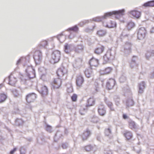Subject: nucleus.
<instances>
[{
  "label": "nucleus",
  "mask_w": 154,
  "mask_h": 154,
  "mask_svg": "<svg viewBox=\"0 0 154 154\" xmlns=\"http://www.w3.org/2000/svg\"><path fill=\"white\" fill-rule=\"evenodd\" d=\"M129 128L131 129L136 131L137 130L138 126H129Z\"/></svg>",
  "instance_id": "nucleus-43"
},
{
  "label": "nucleus",
  "mask_w": 154,
  "mask_h": 154,
  "mask_svg": "<svg viewBox=\"0 0 154 154\" xmlns=\"http://www.w3.org/2000/svg\"><path fill=\"white\" fill-rule=\"evenodd\" d=\"M98 111L99 114L101 116H104L106 112L105 107L103 105H100L99 106Z\"/></svg>",
  "instance_id": "nucleus-17"
},
{
  "label": "nucleus",
  "mask_w": 154,
  "mask_h": 154,
  "mask_svg": "<svg viewBox=\"0 0 154 154\" xmlns=\"http://www.w3.org/2000/svg\"><path fill=\"white\" fill-rule=\"evenodd\" d=\"M105 102L108 107L110 108L111 110L112 111L115 110V109L113 106V105L111 102L105 100Z\"/></svg>",
  "instance_id": "nucleus-33"
},
{
  "label": "nucleus",
  "mask_w": 154,
  "mask_h": 154,
  "mask_svg": "<svg viewBox=\"0 0 154 154\" xmlns=\"http://www.w3.org/2000/svg\"><path fill=\"white\" fill-rule=\"evenodd\" d=\"M104 50V47L102 45H100L95 49L94 53L97 54H99L102 53Z\"/></svg>",
  "instance_id": "nucleus-18"
},
{
  "label": "nucleus",
  "mask_w": 154,
  "mask_h": 154,
  "mask_svg": "<svg viewBox=\"0 0 154 154\" xmlns=\"http://www.w3.org/2000/svg\"><path fill=\"white\" fill-rule=\"evenodd\" d=\"M9 84L11 85H14L17 82L15 78L13 77L12 75H10L9 77Z\"/></svg>",
  "instance_id": "nucleus-22"
},
{
  "label": "nucleus",
  "mask_w": 154,
  "mask_h": 154,
  "mask_svg": "<svg viewBox=\"0 0 154 154\" xmlns=\"http://www.w3.org/2000/svg\"><path fill=\"white\" fill-rule=\"evenodd\" d=\"M21 61V60L20 59L17 62V64H19V63H20V62Z\"/></svg>",
  "instance_id": "nucleus-54"
},
{
  "label": "nucleus",
  "mask_w": 154,
  "mask_h": 154,
  "mask_svg": "<svg viewBox=\"0 0 154 154\" xmlns=\"http://www.w3.org/2000/svg\"><path fill=\"white\" fill-rule=\"evenodd\" d=\"M105 154H112V152L110 150L106 151L105 152Z\"/></svg>",
  "instance_id": "nucleus-47"
},
{
  "label": "nucleus",
  "mask_w": 154,
  "mask_h": 154,
  "mask_svg": "<svg viewBox=\"0 0 154 154\" xmlns=\"http://www.w3.org/2000/svg\"><path fill=\"white\" fill-rule=\"evenodd\" d=\"M85 73L87 77H90L93 75L92 69L91 68L86 69L85 71Z\"/></svg>",
  "instance_id": "nucleus-19"
},
{
  "label": "nucleus",
  "mask_w": 154,
  "mask_h": 154,
  "mask_svg": "<svg viewBox=\"0 0 154 154\" xmlns=\"http://www.w3.org/2000/svg\"><path fill=\"white\" fill-rule=\"evenodd\" d=\"M37 97L36 95L34 93L29 94L26 97V101L29 103L33 102Z\"/></svg>",
  "instance_id": "nucleus-6"
},
{
  "label": "nucleus",
  "mask_w": 154,
  "mask_h": 154,
  "mask_svg": "<svg viewBox=\"0 0 154 154\" xmlns=\"http://www.w3.org/2000/svg\"><path fill=\"white\" fill-rule=\"evenodd\" d=\"M86 86H87V88H84L85 90L86 91H87V90H88V86L87 85Z\"/></svg>",
  "instance_id": "nucleus-52"
},
{
  "label": "nucleus",
  "mask_w": 154,
  "mask_h": 154,
  "mask_svg": "<svg viewBox=\"0 0 154 154\" xmlns=\"http://www.w3.org/2000/svg\"><path fill=\"white\" fill-rule=\"evenodd\" d=\"M48 45V43L47 41L43 40L38 45L39 49L45 48Z\"/></svg>",
  "instance_id": "nucleus-21"
},
{
  "label": "nucleus",
  "mask_w": 154,
  "mask_h": 154,
  "mask_svg": "<svg viewBox=\"0 0 154 154\" xmlns=\"http://www.w3.org/2000/svg\"><path fill=\"white\" fill-rule=\"evenodd\" d=\"M134 104V102L132 100H129L127 102V105L128 106H132Z\"/></svg>",
  "instance_id": "nucleus-40"
},
{
  "label": "nucleus",
  "mask_w": 154,
  "mask_h": 154,
  "mask_svg": "<svg viewBox=\"0 0 154 154\" xmlns=\"http://www.w3.org/2000/svg\"><path fill=\"white\" fill-rule=\"evenodd\" d=\"M105 133L107 136H110L111 134V131L110 128H108L105 130Z\"/></svg>",
  "instance_id": "nucleus-37"
},
{
  "label": "nucleus",
  "mask_w": 154,
  "mask_h": 154,
  "mask_svg": "<svg viewBox=\"0 0 154 154\" xmlns=\"http://www.w3.org/2000/svg\"><path fill=\"white\" fill-rule=\"evenodd\" d=\"M62 81L59 78H57L54 80L52 82V85L55 88H58L61 86Z\"/></svg>",
  "instance_id": "nucleus-8"
},
{
  "label": "nucleus",
  "mask_w": 154,
  "mask_h": 154,
  "mask_svg": "<svg viewBox=\"0 0 154 154\" xmlns=\"http://www.w3.org/2000/svg\"><path fill=\"white\" fill-rule=\"evenodd\" d=\"M65 133L66 134H67V133H68V131H67V129H65Z\"/></svg>",
  "instance_id": "nucleus-55"
},
{
  "label": "nucleus",
  "mask_w": 154,
  "mask_h": 154,
  "mask_svg": "<svg viewBox=\"0 0 154 154\" xmlns=\"http://www.w3.org/2000/svg\"><path fill=\"white\" fill-rule=\"evenodd\" d=\"M61 53L60 51H54L51 55V61L54 63L58 62L60 60Z\"/></svg>",
  "instance_id": "nucleus-2"
},
{
  "label": "nucleus",
  "mask_w": 154,
  "mask_h": 154,
  "mask_svg": "<svg viewBox=\"0 0 154 154\" xmlns=\"http://www.w3.org/2000/svg\"><path fill=\"white\" fill-rule=\"evenodd\" d=\"M17 150V148H14L13 149L11 150L10 152V154H13L14 152L16 151Z\"/></svg>",
  "instance_id": "nucleus-45"
},
{
  "label": "nucleus",
  "mask_w": 154,
  "mask_h": 154,
  "mask_svg": "<svg viewBox=\"0 0 154 154\" xmlns=\"http://www.w3.org/2000/svg\"><path fill=\"white\" fill-rule=\"evenodd\" d=\"M61 135V133L60 131H57L54 137V140L55 141H57Z\"/></svg>",
  "instance_id": "nucleus-32"
},
{
  "label": "nucleus",
  "mask_w": 154,
  "mask_h": 154,
  "mask_svg": "<svg viewBox=\"0 0 154 154\" xmlns=\"http://www.w3.org/2000/svg\"><path fill=\"white\" fill-rule=\"evenodd\" d=\"M146 33V29L143 27H142L139 29L137 37L140 39H142L145 38Z\"/></svg>",
  "instance_id": "nucleus-4"
},
{
  "label": "nucleus",
  "mask_w": 154,
  "mask_h": 154,
  "mask_svg": "<svg viewBox=\"0 0 154 154\" xmlns=\"http://www.w3.org/2000/svg\"><path fill=\"white\" fill-rule=\"evenodd\" d=\"M79 112L81 115H84L86 113V111L84 109L82 108L80 110Z\"/></svg>",
  "instance_id": "nucleus-42"
},
{
  "label": "nucleus",
  "mask_w": 154,
  "mask_h": 154,
  "mask_svg": "<svg viewBox=\"0 0 154 154\" xmlns=\"http://www.w3.org/2000/svg\"><path fill=\"white\" fill-rule=\"evenodd\" d=\"M116 81L113 79H110L107 81L106 87L109 90L113 88L115 85Z\"/></svg>",
  "instance_id": "nucleus-7"
},
{
  "label": "nucleus",
  "mask_w": 154,
  "mask_h": 154,
  "mask_svg": "<svg viewBox=\"0 0 154 154\" xmlns=\"http://www.w3.org/2000/svg\"><path fill=\"white\" fill-rule=\"evenodd\" d=\"M143 6L145 7H154V0L148 2L144 3Z\"/></svg>",
  "instance_id": "nucleus-26"
},
{
  "label": "nucleus",
  "mask_w": 154,
  "mask_h": 154,
  "mask_svg": "<svg viewBox=\"0 0 154 154\" xmlns=\"http://www.w3.org/2000/svg\"><path fill=\"white\" fill-rule=\"evenodd\" d=\"M145 87V84L144 82H142L139 84L138 93L142 94L143 92L144 89Z\"/></svg>",
  "instance_id": "nucleus-20"
},
{
  "label": "nucleus",
  "mask_w": 154,
  "mask_h": 154,
  "mask_svg": "<svg viewBox=\"0 0 154 154\" xmlns=\"http://www.w3.org/2000/svg\"><path fill=\"white\" fill-rule=\"evenodd\" d=\"M67 144L64 143H63L62 145V147L63 149H66L68 147Z\"/></svg>",
  "instance_id": "nucleus-44"
},
{
  "label": "nucleus",
  "mask_w": 154,
  "mask_h": 154,
  "mask_svg": "<svg viewBox=\"0 0 154 154\" xmlns=\"http://www.w3.org/2000/svg\"><path fill=\"white\" fill-rule=\"evenodd\" d=\"M106 33V30H100L97 32V34L99 37H103L104 36Z\"/></svg>",
  "instance_id": "nucleus-27"
},
{
  "label": "nucleus",
  "mask_w": 154,
  "mask_h": 154,
  "mask_svg": "<svg viewBox=\"0 0 154 154\" xmlns=\"http://www.w3.org/2000/svg\"><path fill=\"white\" fill-rule=\"evenodd\" d=\"M124 136L128 140H129L132 138V134L131 132L128 131L124 134Z\"/></svg>",
  "instance_id": "nucleus-31"
},
{
  "label": "nucleus",
  "mask_w": 154,
  "mask_h": 154,
  "mask_svg": "<svg viewBox=\"0 0 154 154\" xmlns=\"http://www.w3.org/2000/svg\"><path fill=\"white\" fill-rule=\"evenodd\" d=\"M130 14L133 16L134 18H139L141 14V13L140 11L136 10H133L129 12Z\"/></svg>",
  "instance_id": "nucleus-15"
},
{
  "label": "nucleus",
  "mask_w": 154,
  "mask_h": 154,
  "mask_svg": "<svg viewBox=\"0 0 154 154\" xmlns=\"http://www.w3.org/2000/svg\"><path fill=\"white\" fill-rule=\"evenodd\" d=\"M45 128L46 131L49 132L53 131L55 129V128L51 126H45Z\"/></svg>",
  "instance_id": "nucleus-30"
},
{
  "label": "nucleus",
  "mask_w": 154,
  "mask_h": 154,
  "mask_svg": "<svg viewBox=\"0 0 154 154\" xmlns=\"http://www.w3.org/2000/svg\"><path fill=\"white\" fill-rule=\"evenodd\" d=\"M91 134V132L88 129H86L83 133L82 137V140L84 141L87 139Z\"/></svg>",
  "instance_id": "nucleus-14"
},
{
  "label": "nucleus",
  "mask_w": 154,
  "mask_h": 154,
  "mask_svg": "<svg viewBox=\"0 0 154 154\" xmlns=\"http://www.w3.org/2000/svg\"><path fill=\"white\" fill-rule=\"evenodd\" d=\"M89 64L91 66L96 67L99 65V60L97 59L92 58L90 60Z\"/></svg>",
  "instance_id": "nucleus-16"
},
{
  "label": "nucleus",
  "mask_w": 154,
  "mask_h": 154,
  "mask_svg": "<svg viewBox=\"0 0 154 154\" xmlns=\"http://www.w3.org/2000/svg\"><path fill=\"white\" fill-rule=\"evenodd\" d=\"M112 55L110 52H107L103 57V63L106 64L111 59Z\"/></svg>",
  "instance_id": "nucleus-10"
},
{
  "label": "nucleus",
  "mask_w": 154,
  "mask_h": 154,
  "mask_svg": "<svg viewBox=\"0 0 154 154\" xmlns=\"http://www.w3.org/2000/svg\"><path fill=\"white\" fill-rule=\"evenodd\" d=\"M99 119L97 117L94 116L91 118V121L94 123H97L99 122Z\"/></svg>",
  "instance_id": "nucleus-34"
},
{
  "label": "nucleus",
  "mask_w": 154,
  "mask_h": 154,
  "mask_svg": "<svg viewBox=\"0 0 154 154\" xmlns=\"http://www.w3.org/2000/svg\"><path fill=\"white\" fill-rule=\"evenodd\" d=\"M95 21H97V22H100L101 21V20L100 19V18L99 17L96 18L95 19Z\"/></svg>",
  "instance_id": "nucleus-49"
},
{
  "label": "nucleus",
  "mask_w": 154,
  "mask_h": 154,
  "mask_svg": "<svg viewBox=\"0 0 154 154\" xmlns=\"http://www.w3.org/2000/svg\"><path fill=\"white\" fill-rule=\"evenodd\" d=\"M64 49L65 52L66 53H69L71 51V45L67 43L64 46Z\"/></svg>",
  "instance_id": "nucleus-24"
},
{
  "label": "nucleus",
  "mask_w": 154,
  "mask_h": 154,
  "mask_svg": "<svg viewBox=\"0 0 154 154\" xmlns=\"http://www.w3.org/2000/svg\"><path fill=\"white\" fill-rule=\"evenodd\" d=\"M150 32L151 33H154V28H152L150 30Z\"/></svg>",
  "instance_id": "nucleus-50"
},
{
  "label": "nucleus",
  "mask_w": 154,
  "mask_h": 154,
  "mask_svg": "<svg viewBox=\"0 0 154 154\" xmlns=\"http://www.w3.org/2000/svg\"><path fill=\"white\" fill-rule=\"evenodd\" d=\"M93 149V146L91 145H88L85 147V149L86 151L89 152L92 150Z\"/></svg>",
  "instance_id": "nucleus-38"
},
{
  "label": "nucleus",
  "mask_w": 154,
  "mask_h": 154,
  "mask_svg": "<svg viewBox=\"0 0 154 154\" xmlns=\"http://www.w3.org/2000/svg\"><path fill=\"white\" fill-rule=\"evenodd\" d=\"M79 29V28L77 26L75 25L72 27L69 28L68 29V31H72L73 32H77Z\"/></svg>",
  "instance_id": "nucleus-36"
},
{
  "label": "nucleus",
  "mask_w": 154,
  "mask_h": 154,
  "mask_svg": "<svg viewBox=\"0 0 154 154\" xmlns=\"http://www.w3.org/2000/svg\"><path fill=\"white\" fill-rule=\"evenodd\" d=\"M67 72V69L64 68H61L59 69L57 71L58 76L60 77L63 76Z\"/></svg>",
  "instance_id": "nucleus-12"
},
{
  "label": "nucleus",
  "mask_w": 154,
  "mask_h": 154,
  "mask_svg": "<svg viewBox=\"0 0 154 154\" xmlns=\"http://www.w3.org/2000/svg\"><path fill=\"white\" fill-rule=\"evenodd\" d=\"M20 154H25V149L24 147H21L20 149Z\"/></svg>",
  "instance_id": "nucleus-39"
},
{
  "label": "nucleus",
  "mask_w": 154,
  "mask_h": 154,
  "mask_svg": "<svg viewBox=\"0 0 154 154\" xmlns=\"http://www.w3.org/2000/svg\"><path fill=\"white\" fill-rule=\"evenodd\" d=\"M112 69L111 67H107L104 69L101 70L100 73L101 75H105L110 74L112 71Z\"/></svg>",
  "instance_id": "nucleus-11"
},
{
  "label": "nucleus",
  "mask_w": 154,
  "mask_h": 154,
  "mask_svg": "<svg viewBox=\"0 0 154 154\" xmlns=\"http://www.w3.org/2000/svg\"><path fill=\"white\" fill-rule=\"evenodd\" d=\"M21 61V60L20 59L17 62V64H19V63H20V62Z\"/></svg>",
  "instance_id": "nucleus-53"
},
{
  "label": "nucleus",
  "mask_w": 154,
  "mask_h": 154,
  "mask_svg": "<svg viewBox=\"0 0 154 154\" xmlns=\"http://www.w3.org/2000/svg\"><path fill=\"white\" fill-rule=\"evenodd\" d=\"M83 49V46L82 45H79L75 48V51L76 52L78 53L82 51Z\"/></svg>",
  "instance_id": "nucleus-28"
},
{
  "label": "nucleus",
  "mask_w": 154,
  "mask_h": 154,
  "mask_svg": "<svg viewBox=\"0 0 154 154\" xmlns=\"http://www.w3.org/2000/svg\"><path fill=\"white\" fill-rule=\"evenodd\" d=\"M100 138H99V137H97V140H100Z\"/></svg>",
  "instance_id": "nucleus-57"
},
{
  "label": "nucleus",
  "mask_w": 154,
  "mask_h": 154,
  "mask_svg": "<svg viewBox=\"0 0 154 154\" xmlns=\"http://www.w3.org/2000/svg\"><path fill=\"white\" fill-rule=\"evenodd\" d=\"M135 25L133 22H130L128 24L127 27L128 30H130L135 26Z\"/></svg>",
  "instance_id": "nucleus-35"
},
{
  "label": "nucleus",
  "mask_w": 154,
  "mask_h": 154,
  "mask_svg": "<svg viewBox=\"0 0 154 154\" xmlns=\"http://www.w3.org/2000/svg\"><path fill=\"white\" fill-rule=\"evenodd\" d=\"M77 98V95L76 94H73L71 97V99L72 101H75Z\"/></svg>",
  "instance_id": "nucleus-41"
},
{
  "label": "nucleus",
  "mask_w": 154,
  "mask_h": 154,
  "mask_svg": "<svg viewBox=\"0 0 154 154\" xmlns=\"http://www.w3.org/2000/svg\"><path fill=\"white\" fill-rule=\"evenodd\" d=\"M69 85H70V87H69V88H68L67 89V91L68 92H69V90H71V91H72V84H70Z\"/></svg>",
  "instance_id": "nucleus-46"
},
{
  "label": "nucleus",
  "mask_w": 154,
  "mask_h": 154,
  "mask_svg": "<svg viewBox=\"0 0 154 154\" xmlns=\"http://www.w3.org/2000/svg\"><path fill=\"white\" fill-rule=\"evenodd\" d=\"M2 87V85H0V89H1Z\"/></svg>",
  "instance_id": "nucleus-56"
},
{
  "label": "nucleus",
  "mask_w": 154,
  "mask_h": 154,
  "mask_svg": "<svg viewBox=\"0 0 154 154\" xmlns=\"http://www.w3.org/2000/svg\"><path fill=\"white\" fill-rule=\"evenodd\" d=\"M123 117L124 119H128V117L127 115L125 114H124L123 115Z\"/></svg>",
  "instance_id": "nucleus-48"
},
{
  "label": "nucleus",
  "mask_w": 154,
  "mask_h": 154,
  "mask_svg": "<svg viewBox=\"0 0 154 154\" xmlns=\"http://www.w3.org/2000/svg\"><path fill=\"white\" fill-rule=\"evenodd\" d=\"M95 100L94 98L90 97L87 100V105L88 106H91L95 104Z\"/></svg>",
  "instance_id": "nucleus-23"
},
{
  "label": "nucleus",
  "mask_w": 154,
  "mask_h": 154,
  "mask_svg": "<svg viewBox=\"0 0 154 154\" xmlns=\"http://www.w3.org/2000/svg\"><path fill=\"white\" fill-rule=\"evenodd\" d=\"M84 81V79L82 75H79L77 76L76 79V83L77 86L81 87Z\"/></svg>",
  "instance_id": "nucleus-9"
},
{
  "label": "nucleus",
  "mask_w": 154,
  "mask_h": 154,
  "mask_svg": "<svg viewBox=\"0 0 154 154\" xmlns=\"http://www.w3.org/2000/svg\"><path fill=\"white\" fill-rule=\"evenodd\" d=\"M103 24L104 26L109 28H115L117 26L116 22L115 21L112 20L108 22L104 21L103 22Z\"/></svg>",
  "instance_id": "nucleus-5"
},
{
  "label": "nucleus",
  "mask_w": 154,
  "mask_h": 154,
  "mask_svg": "<svg viewBox=\"0 0 154 154\" xmlns=\"http://www.w3.org/2000/svg\"><path fill=\"white\" fill-rule=\"evenodd\" d=\"M112 14L116 15V17H117L118 16L120 17L124 14V10H121L107 13L105 14L104 16L102 18L103 19L106 18L107 17L111 16Z\"/></svg>",
  "instance_id": "nucleus-1"
},
{
  "label": "nucleus",
  "mask_w": 154,
  "mask_h": 154,
  "mask_svg": "<svg viewBox=\"0 0 154 154\" xmlns=\"http://www.w3.org/2000/svg\"><path fill=\"white\" fill-rule=\"evenodd\" d=\"M35 62L36 64H39L42 61V54L39 51H36L34 53L33 55Z\"/></svg>",
  "instance_id": "nucleus-3"
},
{
  "label": "nucleus",
  "mask_w": 154,
  "mask_h": 154,
  "mask_svg": "<svg viewBox=\"0 0 154 154\" xmlns=\"http://www.w3.org/2000/svg\"><path fill=\"white\" fill-rule=\"evenodd\" d=\"M7 95L5 94L2 93L0 94V103L4 102L6 99Z\"/></svg>",
  "instance_id": "nucleus-29"
},
{
  "label": "nucleus",
  "mask_w": 154,
  "mask_h": 154,
  "mask_svg": "<svg viewBox=\"0 0 154 154\" xmlns=\"http://www.w3.org/2000/svg\"><path fill=\"white\" fill-rule=\"evenodd\" d=\"M30 72L28 73V76L30 79H32L35 77V70L31 68Z\"/></svg>",
  "instance_id": "nucleus-25"
},
{
  "label": "nucleus",
  "mask_w": 154,
  "mask_h": 154,
  "mask_svg": "<svg viewBox=\"0 0 154 154\" xmlns=\"http://www.w3.org/2000/svg\"><path fill=\"white\" fill-rule=\"evenodd\" d=\"M39 93L42 95H46L48 93V90L47 88L45 86H42L39 89Z\"/></svg>",
  "instance_id": "nucleus-13"
},
{
  "label": "nucleus",
  "mask_w": 154,
  "mask_h": 154,
  "mask_svg": "<svg viewBox=\"0 0 154 154\" xmlns=\"http://www.w3.org/2000/svg\"><path fill=\"white\" fill-rule=\"evenodd\" d=\"M20 121H21V120L20 119H17L16 120V122H20Z\"/></svg>",
  "instance_id": "nucleus-51"
}]
</instances>
